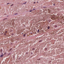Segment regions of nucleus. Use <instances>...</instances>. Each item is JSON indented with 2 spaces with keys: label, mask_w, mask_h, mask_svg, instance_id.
I'll return each instance as SVG.
<instances>
[{
  "label": "nucleus",
  "mask_w": 64,
  "mask_h": 64,
  "mask_svg": "<svg viewBox=\"0 0 64 64\" xmlns=\"http://www.w3.org/2000/svg\"><path fill=\"white\" fill-rule=\"evenodd\" d=\"M7 20V18H4V19L3 20V21H4V20Z\"/></svg>",
  "instance_id": "obj_1"
},
{
  "label": "nucleus",
  "mask_w": 64,
  "mask_h": 64,
  "mask_svg": "<svg viewBox=\"0 0 64 64\" xmlns=\"http://www.w3.org/2000/svg\"><path fill=\"white\" fill-rule=\"evenodd\" d=\"M7 32V31L5 33H4V35H6V33Z\"/></svg>",
  "instance_id": "obj_2"
},
{
  "label": "nucleus",
  "mask_w": 64,
  "mask_h": 64,
  "mask_svg": "<svg viewBox=\"0 0 64 64\" xmlns=\"http://www.w3.org/2000/svg\"><path fill=\"white\" fill-rule=\"evenodd\" d=\"M4 56V55H1L0 56V57H2Z\"/></svg>",
  "instance_id": "obj_3"
},
{
  "label": "nucleus",
  "mask_w": 64,
  "mask_h": 64,
  "mask_svg": "<svg viewBox=\"0 0 64 64\" xmlns=\"http://www.w3.org/2000/svg\"><path fill=\"white\" fill-rule=\"evenodd\" d=\"M48 29H50V26H48Z\"/></svg>",
  "instance_id": "obj_4"
},
{
  "label": "nucleus",
  "mask_w": 64,
  "mask_h": 64,
  "mask_svg": "<svg viewBox=\"0 0 64 64\" xmlns=\"http://www.w3.org/2000/svg\"><path fill=\"white\" fill-rule=\"evenodd\" d=\"M26 3H27V2H26L25 3H23V4H22V5H23V4H26Z\"/></svg>",
  "instance_id": "obj_5"
},
{
  "label": "nucleus",
  "mask_w": 64,
  "mask_h": 64,
  "mask_svg": "<svg viewBox=\"0 0 64 64\" xmlns=\"http://www.w3.org/2000/svg\"><path fill=\"white\" fill-rule=\"evenodd\" d=\"M13 4H12L11 5H10V7H11V6H13Z\"/></svg>",
  "instance_id": "obj_6"
},
{
  "label": "nucleus",
  "mask_w": 64,
  "mask_h": 64,
  "mask_svg": "<svg viewBox=\"0 0 64 64\" xmlns=\"http://www.w3.org/2000/svg\"><path fill=\"white\" fill-rule=\"evenodd\" d=\"M39 32V30H38V33Z\"/></svg>",
  "instance_id": "obj_7"
},
{
  "label": "nucleus",
  "mask_w": 64,
  "mask_h": 64,
  "mask_svg": "<svg viewBox=\"0 0 64 64\" xmlns=\"http://www.w3.org/2000/svg\"><path fill=\"white\" fill-rule=\"evenodd\" d=\"M11 50H12V49L11 48L10 50V51H11Z\"/></svg>",
  "instance_id": "obj_8"
},
{
  "label": "nucleus",
  "mask_w": 64,
  "mask_h": 64,
  "mask_svg": "<svg viewBox=\"0 0 64 64\" xmlns=\"http://www.w3.org/2000/svg\"><path fill=\"white\" fill-rule=\"evenodd\" d=\"M57 27V26L56 25L55 26V27Z\"/></svg>",
  "instance_id": "obj_9"
},
{
  "label": "nucleus",
  "mask_w": 64,
  "mask_h": 64,
  "mask_svg": "<svg viewBox=\"0 0 64 64\" xmlns=\"http://www.w3.org/2000/svg\"><path fill=\"white\" fill-rule=\"evenodd\" d=\"M25 34H24V36L25 37Z\"/></svg>",
  "instance_id": "obj_10"
},
{
  "label": "nucleus",
  "mask_w": 64,
  "mask_h": 64,
  "mask_svg": "<svg viewBox=\"0 0 64 64\" xmlns=\"http://www.w3.org/2000/svg\"><path fill=\"white\" fill-rule=\"evenodd\" d=\"M32 50H35V48H32Z\"/></svg>",
  "instance_id": "obj_11"
},
{
  "label": "nucleus",
  "mask_w": 64,
  "mask_h": 64,
  "mask_svg": "<svg viewBox=\"0 0 64 64\" xmlns=\"http://www.w3.org/2000/svg\"><path fill=\"white\" fill-rule=\"evenodd\" d=\"M2 55H4V54H3V53H2Z\"/></svg>",
  "instance_id": "obj_12"
},
{
  "label": "nucleus",
  "mask_w": 64,
  "mask_h": 64,
  "mask_svg": "<svg viewBox=\"0 0 64 64\" xmlns=\"http://www.w3.org/2000/svg\"><path fill=\"white\" fill-rule=\"evenodd\" d=\"M42 41V40H40L39 41V42H41Z\"/></svg>",
  "instance_id": "obj_13"
},
{
  "label": "nucleus",
  "mask_w": 64,
  "mask_h": 64,
  "mask_svg": "<svg viewBox=\"0 0 64 64\" xmlns=\"http://www.w3.org/2000/svg\"><path fill=\"white\" fill-rule=\"evenodd\" d=\"M32 10H30V12H32Z\"/></svg>",
  "instance_id": "obj_14"
},
{
  "label": "nucleus",
  "mask_w": 64,
  "mask_h": 64,
  "mask_svg": "<svg viewBox=\"0 0 64 64\" xmlns=\"http://www.w3.org/2000/svg\"><path fill=\"white\" fill-rule=\"evenodd\" d=\"M35 10V8H33V10Z\"/></svg>",
  "instance_id": "obj_15"
},
{
  "label": "nucleus",
  "mask_w": 64,
  "mask_h": 64,
  "mask_svg": "<svg viewBox=\"0 0 64 64\" xmlns=\"http://www.w3.org/2000/svg\"><path fill=\"white\" fill-rule=\"evenodd\" d=\"M10 4V3H8L7 4V5H8V4Z\"/></svg>",
  "instance_id": "obj_16"
},
{
  "label": "nucleus",
  "mask_w": 64,
  "mask_h": 64,
  "mask_svg": "<svg viewBox=\"0 0 64 64\" xmlns=\"http://www.w3.org/2000/svg\"><path fill=\"white\" fill-rule=\"evenodd\" d=\"M35 3H36L35 2H34V4H35Z\"/></svg>",
  "instance_id": "obj_17"
},
{
  "label": "nucleus",
  "mask_w": 64,
  "mask_h": 64,
  "mask_svg": "<svg viewBox=\"0 0 64 64\" xmlns=\"http://www.w3.org/2000/svg\"><path fill=\"white\" fill-rule=\"evenodd\" d=\"M16 14H14V15H16Z\"/></svg>",
  "instance_id": "obj_18"
},
{
  "label": "nucleus",
  "mask_w": 64,
  "mask_h": 64,
  "mask_svg": "<svg viewBox=\"0 0 64 64\" xmlns=\"http://www.w3.org/2000/svg\"><path fill=\"white\" fill-rule=\"evenodd\" d=\"M14 35L13 34H12V35Z\"/></svg>",
  "instance_id": "obj_19"
},
{
  "label": "nucleus",
  "mask_w": 64,
  "mask_h": 64,
  "mask_svg": "<svg viewBox=\"0 0 64 64\" xmlns=\"http://www.w3.org/2000/svg\"><path fill=\"white\" fill-rule=\"evenodd\" d=\"M10 54H8V55H10Z\"/></svg>",
  "instance_id": "obj_20"
},
{
  "label": "nucleus",
  "mask_w": 64,
  "mask_h": 64,
  "mask_svg": "<svg viewBox=\"0 0 64 64\" xmlns=\"http://www.w3.org/2000/svg\"><path fill=\"white\" fill-rule=\"evenodd\" d=\"M54 6H55V4H54Z\"/></svg>",
  "instance_id": "obj_21"
},
{
  "label": "nucleus",
  "mask_w": 64,
  "mask_h": 64,
  "mask_svg": "<svg viewBox=\"0 0 64 64\" xmlns=\"http://www.w3.org/2000/svg\"><path fill=\"white\" fill-rule=\"evenodd\" d=\"M31 54H33V53L32 52V53H31Z\"/></svg>",
  "instance_id": "obj_22"
},
{
  "label": "nucleus",
  "mask_w": 64,
  "mask_h": 64,
  "mask_svg": "<svg viewBox=\"0 0 64 64\" xmlns=\"http://www.w3.org/2000/svg\"><path fill=\"white\" fill-rule=\"evenodd\" d=\"M45 7H44V8H45Z\"/></svg>",
  "instance_id": "obj_23"
},
{
  "label": "nucleus",
  "mask_w": 64,
  "mask_h": 64,
  "mask_svg": "<svg viewBox=\"0 0 64 64\" xmlns=\"http://www.w3.org/2000/svg\"><path fill=\"white\" fill-rule=\"evenodd\" d=\"M37 3H38V2H37Z\"/></svg>",
  "instance_id": "obj_24"
},
{
  "label": "nucleus",
  "mask_w": 64,
  "mask_h": 64,
  "mask_svg": "<svg viewBox=\"0 0 64 64\" xmlns=\"http://www.w3.org/2000/svg\"><path fill=\"white\" fill-rule=\"evenodd\" d=\"M31 33L32 34V33Z\"/></svg>",
  "instance_id": "obj_25"
},
{
  "label": "nucleus",
  "mask_w": 64,
  "mask_h": 64,
  "mask_svg": "<svg viewBox=\"0 0 64 64\" xmlns=\"http://www.w3.org/2000/svg\"><path fill=\"white\" fill-rule=\"evenodd\" d=\"M22 34H23V33H22Z\"/></svg>",
  "instance_id": "obj_26"
},
{
  "label": "nucleus",
  "mask_w": 64,
  "mask_h": 64,
  "mask_svg": "<svg viewBox=\"0 0 64 64\" xmlns=\"http://www.w3.org/2000/svg\"><path fill=\"white\" fill-rule=\"evenodd\" d=\"M5 54H6V53H5Z\"/></svg>",
  "instance_id": "obj_27"
}]
</instances>
